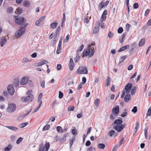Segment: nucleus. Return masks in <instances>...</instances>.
Here are the masks:
<instances>
[{
  "label": "nucleus",
  "mask_w": 151,
  "mask_h": 151,
  "mask_svg": "<svg viewBox=\"0 0 151 151\" xmlns=\"http://www.w3.org/2000/svg\"><path fill=\"white\" fill-rule=\"evenodd\" d=\"M28 24V23L26 24L24 27H21L17 32L15 33V35L16 37L19 38L25 33L26 30L25 28Z\"/></svg>",
  "instance_id": "obj_1"
},
{
  "label": "nucleus",
  "mask_w": 151,
  "mask_h": 151,
  "mask_svg": "<svg viewBox=\"0 0 151 151\" xmlns=\"http://www.w3.org/2000/svg\"><path fill=\"white\" fill-rule=\"evenodd\" d=\"M50 147V145L49 142H46L45 145V147H44V144L43 143H41L39 145V150L47 151Z\"/></svg>",
  "instance_id": "obj_2"
},
{
  "label": "nucleus",
  "mask_w": 151,
  "mask_h": 151,
  "mask_svg": "<svg viewBox=\"0 0 151 151\" xmlns=\"http://www.w3.org/2000/svg\"><path fill=\"white\" fill-rule=\"evenodd\" d=\"M15 22L17 24L23 25L26 22V20L23 17H19L18 18L16 17L15 18Z\"/></svg>",
  "instance_id": "obj_3"
},
{
  "label": "nucleus",
  "mask_w": 151,
  "mask_h": 151,
  "mask_svg": "<svg viewBox=\"0 0 151 151\" xmlns=\"http://www.w3.org/2000/svg\"><path fill=\"white\" fill-rule=\"evenodd\" d=\"M16 107V105L14 104H9L6 109V111L9 113L13 112L15 111Z\"/></svg>",
  "instance_id": "obj_4"
},
{
  "label": "nucleus",
  "mask_w": 151,
  "mask_h": 151,
  "mask_svg": "<svg viewBox=\"0 0 151 151\" xmlns=\"http://www.w3.org/2000/svg\"><path fill=\"white\" fill-rule=\"evenodd\" d=\"M77 73L78 74H86L88 73L87 68L84 66H80L77 70Z\"/></svg>",
  "instance_id": "obj_5"
},
{
  "label": "nucleus",
  "mask_w": 151,
  "mask_h": 151,
  "mask_svg": "<svg viewBox=\"0 0 151 151\" xmlns=\"http://www.w3.org/2000/svg\"><path fill=\"white\" fill-rule=\"evenodd\" d=\"M125 124L116 125L114 126L113 128L118 132H121L123 129L125 128Z\"/></svg>",
  "instance_id": "obj_6"
},
{
  "label": "nucleus",
  "mask_w": 151,
  "mask_h": 151,
  "mask_svg": "<svg viewBox=\"0 0 151 151\" xmlns=\"http://www.w3.org/2000/svg\"><path fill=\"white\" fill-rule=\"evenodd\" d=\"M119 106L118 105H117L113 108L112 112L114 116H117L118 114H119Z\"/></svg>",
  "instance_id": "obj_7"
},
{
  "label": "nucleus",
  "mask_w": 151,
  "mask_h": 151,
  "mask_svg": "<svg viewBox=\"0 0 151 151\" xmlns=\"http://www.w3.org/2000/svg\"><path fill=\"white\" fill-rule=\"evenodd\" d=\"M7 90L10 95H12L14 94L15 91L13 85L12 84L9 85L7 87Z\"/></svg>",
  "instance_id": "obj_8"
},
{
  "label": "nucleus",
  "mask_w": 151,
  "mask_h": 151,
  "mask_svg": "<svg viewBox=\"0 0 151 151\" xmlns=\"http://www.w3.org/2000/svg\"><path fill=\"white\" fill-rule=\"evenodd\" d=\"M33 98L34 96L33 95L30 94L24 98V101L26 102L31 101L33 100ZM24 99L23 98L22 99Z\"/></svg>",
  "instance_id": "obj_9"
},
{
  "label": "nucleus",
  "mask_w": 151,
  "mask_h": 151,
  "mask_svg": "<svg viewBox=\"0 0 151 151\" xmlns=\"http://www.w3.org/2000/svg\"><path fill=\"white\" fill-rule=\"evenodd\" d=\"M45 16L41 17L35 23V25L37 26H40L41 23L43 22L45 20Z\"/></svg>",
  "instance_id": "obj_10"
},
{
  "label": "nucleus",
  "mask_w": 151,
  "mask_h": 151,
  "mask_svg": "<svg viewBox=\"0 0 151 151\" xmlns=\"http://www.w3.org/2000/svg\"><path fill=\"white\" fill-rule=\"evenodd\" d=\"M132 87V84L130 83H128L125 86L124 89L127 93H129L131 91V88Z\"/></svg>",
  "instance_id": "obj_11"
},
{
  "label": "nucleus",
  "mask_w": 151,
  "mask_h": 151,
  "mask_svg": "<svg viewBox=\"0 0 151 151\" xmlns=\"http://www.w3.org/2000/svg\"><path fill=\"white\" fill-rule=\"evenodd\" d=\"M90 46L89 45H88V47L87 50H84L83 51V55L84 56H87L88 55L89 56L91 52L90 49L89 48Z\"/></svg>",
  "instance_id": "obj_12"
},
{
  "label": "nucleus",
  "mask_w": 151,
  "mask_h": 151,
  "mask_svg": "<svg viewBox=\"0 0 151 151\" xmlns=\"http://www.w3.org/2000/svg\"><path fill=\"white\" fill-rule=\"evenodd\" d=\"M7 41L6 38L5 37H2L1 39L0 43L1 46V47H3L6 44Z\"/></svg>",
  "instance_id": "obj_13"
},
{
  "label": "nucleus",
  "mask_w": 151,
  "mask_h": 151,
  "mask_svg": "<svg viewBox=\"0 0 151 151\" xmlns=\"http://www.w3.org/2000/svg\"><path fill=\"white\" fill-rule=\"evenodd\" d=\"M28 81V79L27 78L23 77L21 80L20 84L22 85L26 84Z\"/></svg>",
  "instance_id": "obj_14"
},
{
  "label": "nucleus",
  "mask_w": 151,
  "mask_h": 151,
  "mask_svg": "<svg viewBox=\"0 0 151 151\" xmlns=\"http://www.w3.org/2000/svg\"><path fill=\"white\" fill-rule=\"evenodd\" d=\"M70 62L69 63V66L70 70H72L73 68V65L74 63L73 62V60L72 58H70Z\"/></svg>",
  "instance_id": "obj_15"
},
{
  "label": "nucleus",
  "mask_w": 151,
  "mask_h": 151,
  "mask_svg": "<svg viewBox=\"0 0 151 151\" xmlns=\"http://www.w3.org/2000/svg\"><path fill=\"white\" fill-rule=\"evenodd\" d=\"M119 119H117L115 120V121L114 122V124H116V125H119L118 124H121L123 122V121L122 120V119L121 117H120Z\"/></svg>",
  "instance_id": "obj_16"
},
{
  "label": "nucleus",
  "mask_w": 151,
  "mask_h": 151,
  "mask_svg": "<svg viewBox=\"0 0 151 151\" xmlns=\"http://www.w3.org/2000/svg\"><path fill=\"white\" fill-rule=\"evenodd\" d=\"M48 63V62L47 61L43 60L38 63L37 66H40L44 64H46Z\"/></svg>",
  "instance_id": "obj_17"
},
{
  "label": "nucleus",
  "mask_w": 151,
  "mask_h": 151,
  "mask_svg": "<svg viewBox=\"0 0 151 151\" xmlns=\"http://www.w3.org/2000/svg\"><path fill=\"white\" fill-rule=\"evenodd\" d=\"M23 6L26 7H28L30 5V3L29 1H24L23 3Z\"/></svg>",
  "instance_id": "obj_18"
},
{
  "label": "nucleus",
  "mask_w": 151,
  "mask_h": 151,
  "mask_svg": "<svg viewBox=\"0 0 151 151\" xmlns=\"http://www.w3.org/2000/svg\"><path fill=\"white\" fill-rule=\"evenodd\" d=\"M129 45H127L126 46H124L121 48L119 50H118V52H120L121 51H124L127 48H128L129 47Z\"/></svg>",
  "instance_id": "obj_19"
},
{
  "label": "nucleus",
  "mask_w": 151,
  "mask_h": 151,
  "mask_svg": "<svg viewBox=\"0 0 151 151\" xmlns=\"http://www.w3.org/2000/svg\"><path fill=\"white\" fill-rule=\"evenodd\" d=\"M68 134L64 135L63 137L60 140V143H63L65 142L66 140V138L68 136Z\"/></svg>",
  "instance_id": "obj_20"
},
{
  "label": "nucleus",
  "mask_w": 151,
  "mask_h": 151,
  "mask_svg": "<svg viewBox=\"0 0 151 151\" xmlns=\"http://www.w3.org/2000/svg\"><path fill=\"white\" fill-rule=\"evenodd\" d=\"M13 147V145L11 144H9L6 147H5L4 149L5 151H10V150L12 149Z\"/></svg>",
  "instance_id": "obj_21"
},
{
  "label": "nucleus",
  "mask_w": 151,
  "mask_h": 151,
  "mask_svg": "<svg viewBox=\"0 0 151 151\" xmlns=\"http://www.w3.org/2000/svg\"><path fill=\"white\" fill-rule=\"evenodd\" d=\"M145 39H142L139 42V47L143 46L145 44Z\"/></svg>",
  "instance_id": "obj_22"
},
{
  "label": "nucleus",
  "mask_w": 151,
  "mask_h": 151,
  "mask_svg": "<svg viewBox=\"0 0 151 151\" xmlns=\"http://www.w3.org/2000/svg\"><path fill=\"white\" fill-rule=\"evenodd\" d=\"M115 134V131L113 129L111 130L108 132V134L111 137H112Z\"/></svg>",
  "instance_id": "obj_23"
},
{
  "label": "nucleus",
  "mask_w": 151,
  "mask_h": 151,
  "mask_svg": "<svg viewBox=\"0 0 151 151\" xmlns=\"http://www.w3.org/2000/svg\"><path fill=\"white\" fill-rule=\"evenodd\" d=\"M130 95L129 94H127L125 96L124 98V101L126 102H128L130 99Z\"/></svg>",
  "instance_id": "obj_24"
},
{
  "label": "nucleus",
  "mask_w": 151,
  "mask_h": 151,
  "mask_svg": "<svg viewBox=\"0 0 151 151\" xmlns=\"http://www.w3.org/2000/svg\"><path fill=\"white\" fill-rule=\"evenodd\" d=\"M98 23L99 24V25L101 26V28L102 29L105 28V25L104 23L103 22V21L101 20L100 22L99 21L98 22Z\"/></svg>",
  "instance_id": "obj_25"
},
{
  "label": "nucleus",
  "mask_w": 151,
  "mask_h": 151,
  "mask_svg": "<svg viewBox=\"0 0 151 151\" xmlns=\"http://www.w3.org/2000/svg\"><path fill=\"white\" fill-rule=\"evenodd\" d=\"M6 127L7 128L11 129V130L16 131L18 129V128L14 126H6Z\"/></svg>",
  "instance_id": "obj_26"
},
{
  "label": "nucleus",
  "mask_w": 151,
  "mask_h": 151,
  "mask_svg": "<svg viewBox=\"0 0 151 151\" xmlns=\"http://www.w3.org/2000/svg\"><path fill=\"white\" fill-rule=\"evenodd\" d=\"M110 81L111 79L108 76L107 79L106 81V84L105 85V86H109L110 83Z\"/></svg>",
  "instance_id": "obj_27"
},
{
  "label": "nucleus",
  "mask_w": 151,
  "mask_h": 151,
  "mask_svg": "<svg viewBox=\"0 0 151 151\" xmlns=\"http://www.w3.org/2000/svg\"><path fill=\"white\" fill-rule=\"evenodd\" d=\"M58 24V23L57 22H53L50 25V28L53 29H55L57 27Z\"/></svg>",
  "instance_id": "obj_28"
},
{
  "label": "nucleus",
  "mask_w": 151,
  "mask_h": 151,
  "mask_svg": "<svg viewBox=\"0 0 151 151\" xmlns=\"http://www.w3.org/2000/svg\"><path fill=\"white\" fill-rule=\"evenodd\" d=\"M100 103V100L99 99L97 98L94 102V103L97 108H98Z\"/></svg>",
  "instance_id": "obj_29"
},
{
  "label": "nucleus",
  "mask_w": 151,
  "mask_h": 151,
  "mask_svg": "<svg viewBox=\"0 0 151 151\" xmlns=\"http://www.w3.org/2000/svg\"><path fill=\"white\" fill-rule=\"evenodd\" d=\"M127 57V55L121 56L119 58V63L123 61Z\"/></svg>",
  "instance_id": "obj_30"
},
{
  "label": "nucleus",
  "mask_w": 151,
  "mask_h": 151,
  "mask_svg": "<svg viewBox=\"0 0 151 151\" xmlns=\"http://www.w3.org/2000/svg\"><path fill=\"white\" fill-rule=\"evenodd\" d=\"M31 61V60L29 59L26 57L24 58L22 61V62L23 63H26L29 62Z\"/></svg>",
  "instance_id": "obj_31"
},
{
  "label": "nucleus",
  "mask_w": 151,
  "mask_h": 151,
  "mask_svg": "<svg viewBox=\"0 0 151 151\" xmlns=\"http://www.w3.org/2000/svg\"><path fill=\"white\" fill-rule=\"evenodd\" d=\"M98 147L100 149H104L105 147V145L104 144L100 143L98 145Z\"/></svg>",
  "instance_id": "obj_32"
},
{
  "label": "nucleus",
  "mask_w": 151,
  "mask_h": 151,
  "mask_svg": "<svg viewBox=\"0 0 151 151\" xmlns=\"http://www.w3.org/2000/svg\"><path fill=\"white\" fill-rule=\"evenodd\" d=\"M99 27H94L93 31V33L96 34L99 31Z\"/></svg>",
  "instance_id": "obj_33"
},
{
  "label": "nucleus",
  "mask_w": 151,
  "mask_h": 151,
  "mask_svg": "<svg viewBox=\"0 0 151 151\" xmlns=\"http://www.w3.org/2000/svg\"><path fill=\"white\" fill-rule=\"evenodd\" d=\"M136 126L134 128V130L135 131V133L137 132V129L139 127V123L138 122H136L135 124Z\"/></svg>",
  "instance_id": "obj_34"
},
{
  "label": "nucleus",
  "mask_w": 151,
  "mask_h": 151,
  "mask_svg": "<svg viewBox=\"0 0 151 151\" xmlns=\"http://www.w3.org/2000/svg\"><path fill=\"white\" fill-rule=\"evenodd\" d=\"M50 128V126L49 124H47L43 128L42 130L43 131L48 130Z\"/></svg>",
  "instance_id": "obj_35"
},
{
  "label": "nucleus",
  "mask_w": 151,
  "mask_h": 151,
  "mask_svg": "<svg viewBox=\"0 0 151 151\" xmlns=\"http://www.w3.org/2000/svg\"><path fill=\"white\" fill-rule=\"evenodd\" d=\"M28 122H26L21 124L19 125V127L22 128H24L28 124Z\"/></svg>",
  "instance_id": "obj_36"
},
{
  "label": "nucleus",
  "mask_w": 151,
  "mask_h": 151,
  "mask_svg": "<svg viewBox=\"0 0 151 151\" xmlns=\"http://www.w3.org/2000/svg\"><path fill=\"white\" fill-rule=\"evenodd\" d=\"M13 11V8L11 7H8L6 10L7 12L10 13H12Z\"/></svg>",
  "instance_id": "obj_37"
},
{
  "label": "nucleus",
  "mask_w": 151,
  "mask_h": 151,
  "mask_svg": "<svg viewBox=\"0 0 151 151\" xmlns=\"http://www.w3.org/2000/svg\"><path fill=\"white\" fill-rule=\"evenodd\" d=\"M75 137H73L71 139H70V147H71L72 145L73 144V142L75 141Z\"/></svg>",
  "instance_id": "obj_38"
},
{
  "label": "nucleus",
  "mask_w": 151,
  "mask_h": 151,
  "mask_svg": "<svg viewBox=\"0 0 151 151\" xmlns=\"http://www.w3.org/2000/svg\"><path fill=\"white\" fill-rule=\"evenodd\" d=\"M23 11V9L19 7L17 9V12L19 14H21Z\"/></svg>",
  "instance_id": "obj_39"
},
{
  "label": "nucleus",
  "mask_w": 151,
  "mask_h": 151,
  "mask_svg": "<svg viewBox=\"0 0 151 151\" xmlns=\"http://www.w3.org/2000/svg\"><path fill=\"white\" fill-rule=\"evenodd\" d=\"M74 110V106H69L68 108V111H73Z\"/></svg>",
  "instance_id": "obj_40"
},
{
  "label": "nucleus",
  "mask_w": 151,
  "mask_h": 151,
  "mask_svg": "<svg viewBox=\"0 0 151 151\" xmlns=\"http://www.w3.org/2000/svg\"><path fill=\"white\" fill-rule=\"evenodd\" d=\"M84 45H81V46L78 49L77 51V53H78V52H81L83 50V47H84Z\"/></svg>",
  "instance_id": "obj_41"
},
{
  "label": "nucleus",
  "mask_w": 151,
  "mask_h": 151,
  "mask_svg": "<svg viewBox=\"0 0 151 151\" xmlns=\"http://www.w3.org/2000/svg\"><path fill=\"white\" fill-rule=\"evenodd\" d=\"M23 138L22 137H20L17 140L16 143L18 144H19L22 141Z\"/></svg>",
  "instance_id": "obj_42"
},
{
  "label": "nucleus",
  "mask_w": 151,
  "mask_h": 151,
  "mask_svg": "<svg viewBox=\"0 0 151 151\" xmlns=\"http://www.w3.org/2000/svg\"><path fill=\"white\" fill-rule=\"evenodd\" d=\"M136 47V45L135 43L132 44L131 45V48L130 51H131L133 50Z\"/></svg>",
  "instance_id": "obj_43"
},
{
  "label": "nucleus",
  "mask_w": 151,
  "mask_h": 151,
  "mask_svg": "<svg viewBox=\"0 0 151 151\" xmlns=\"http://www.w3.org/2000/svg\"><path fill=\"white\" fill-rule=\"evenodd\" d=\"M14 82L13 83L14 85L16 87L18 86L19 85V81L18 80H14Z\"/></svg>",
  "instance_id": "obj_44"
},
{
  "label": "nucleus",
  "mask_w": 151,
  "mask_h": 151,
  "mask_svg": "<svg viewBox=\"0 0 151 151\" xmlns=\"http://www.w3.org/2000/svg\"><path fill=\"white\" fill-rule=\"evenodd\" d=\"M61 47L58 46L57 50L56 51V53L57 54H58L60 52L61 50Z\"/></svg>",
  "instance_id": "obj_45"
},
{
  "label": "nucleus",
  "mask_w": 151,
  "mask_h": 151,
  "mask_svg": "<svg viewBox=\"0 0 151 151\" xmlns=\"http://www.w3.org/2000/svg\"><path fill=\"white\" fill-rule=\"evenodd\" d=\"M57 131L59 132L60 133L62 132V129L61 127L58 126L57 128Z\"/></svg>",
  "instance_id": "obj_46"
},
{
  "label": "nucleus",
  "mask_w": 151,
  "mask_h": 151,
  "mask_svg": "<svg viewBox=\"0 0 151 151\" xmlns=\"http://www.w3.org/2000/svg\"><path fill=\"white\" fill-rule=\"evenodd\" d=\"M131 27L130 25L128 23H127L126 24V30L127 31H129Z\"/></svg>",
  "instance_id": "obj_47"
},
{
  "label": "nucleus",
  "mask_w": 151,
  "mask_h": 151,
  "mask_svg": "<svg viewBox=\"0 0 151 151\" xmlns=\"http://www.w3.org/2000/svg\"><path fill=\"white\" fill-rule=\"evenodd\" d=\"M136 90V87H133L132 88L131 91V94L132 95H133L134 93Z\"/></svg>",
  "instance_id": "obj_48"
},
{
  "label": "nucleus",
  "mask_w": 151,
  "mask_h": 151,
  "mask_svg": "<svg viewBox=\"0 0 151 151\" xmlns=\"http://www.w3.org/2000/svg\"><path fill=\"white\" fill-rule=\"evenodd\" d=\"M151 115V109L150 107L148 110L147 112V116Z\"/></svg>",
  "instance_id": "obj_49"
},
{
  "label": "nucleus",
  "mask_w": 151,
  "mask_h": 151,
  "mask_svg": "<svg viewBox=\"0 0 151 151\" xmlns=\"http://www.w3.org/2000/svg\"><path fill=\"white\" fill-rule=\"evenodd\" d=\"M137 111V107L135 106L132 109V111L135 113Z\"/></svg>",
  "instance_id": "obj_50"
},
{
  "label": "nucleus",
  "mask_w": 151,
  "mask_h": 151,
  "mask_svg": "<svg viewBox=\"0 0 151 151\" xmlns=\"http://www.w3.org/2000/svg\"><path fill=\"white\" fill-rule=\"evenodd\" d=\"M123 31V29L122 27H120L118 29L117 31L118 33H121Z\"/></svg>",
  "instance_id": "obj_51"
},
{
  "label": "nucleus",
  "mask_w": 151,
  "mask_h": 151,
  "mask_svg": "<svg viewBox=\"0 0 151 151\" xmlns=\"http://www.w3.org/2000/svg\"><path fill=\"white\" fill-rule=\"evenodd\" d=\"M99 7L100 8V9H101L102 8H103L104 6V3L103 2V1H101L99 4Z\"/></svg>",
  "instance_id": "obj_52"
},
{
  "label": "nucleus",
  "mask_w": 151,
  "mask_h": 151,
  "mask_svg": "<svg viewBox=\"0 0 151 151\" xmlns=\"http://www.w3.org/2000/svg\"><path fill=\"white\" fill-rule=\"evenodd\" d=\"M80 58V56L79 55H78V54H77V55L76 56V58L75 59V62L76 63H77L78 62V61L79 60Z\"/></svg>",
  "instance_id": "obj_53"
},
{
  "label": "nucleus",
  "mask_w": 151,
  "mask_h": 151,
  "mask_svg": "<svg viewBox=\"0 0 151 151\" xmlns=\"http://www.w3.org/2000/svg\"><path fill=\"white\" fill-rule=\"evenodd\" d=\"M59 98L60 99H62L63 97V93L60 91H59Z\"/></svg>",
  "instance_id": "obj_54"
},
{
  "label": "nucleus",
  "mask_w": 151,
  "mask_h": 151,
  "mask_svg": "<svg viewBox=\"0 0 151 151\" xmlns=\"http://www.w3.org/2000/svg\"><path fill=\"white\" fill-rule=\"evenodd\" d=\"M133 7L135 9L138 8L139 7V5L137 3H135L133 4Z\"/></svg>",
  "instance_id": "obj_55"
},
{
  "label": "nucleus",
  "mask_w": 151,
  "mask_h": 151,
  "mask_svg": "<svg viewBox=\"0 0 151 151\" xmlns=\"http://www.w3.org/2000/svg\"><path fill=\"white\" fill-rule=\"evenodd\" d=\"M127 111H124L121 114V116L122 117H125L127 116Z\"/></svg>",
  "instance_id": "obj_56"
},
{
  "label": "nucleus",
  "mask_w": 151,
  "mask_h": 151,
  "mask_svg": "<svg viewBox=\"0 0 151 151\" xmlns=\"http://www.w3.org/2000/svg\"><path fill=\"white\" fill-rule=\"evenodd\" d=\"M72 133L74 135H76L77 134V131L74 129H73L72 130Z\"/></svg>",
  "instance_id": "obj_57"
},
{
  "label": "nucleus",
  "mask_w": 151,
  "mask_h": 151,
  "mask_svg": "<svg viewBox=\"0 0 151 151\" xmlns=\"http://www.w3.org/2000/svg\"><path fill=\"white\" fill-rule=\"evenodd\" d=\"M145 138L146 139L147 137V129L145 128Z\"/></svg>",
  "instance_id": "obj_58"
},
{
  "label": "nucleus",
  "mask_w": 151,
  "mask_h": 151,
  "mask_svg": "<svg viewBox=\"0 0 151 151\" xmlns=\"http://www.w3.org/2000/svg\"><path fill=\"white\" fill-rule=\"evenodd\" d=\"M113 34L111 33V32H109L108 35V37L109 38L112 37L113 36Z\"/></svg>",
  "instance_id": "obj_59"
},
{
  "label": "nucleus",
  "mask_w": 151,
  "mask_h": 151,
  "mask_svg": "<svg viewBox=\"0 0 151 151\" xmlns=\"http://www.w3.org/2000/svg\"><path fill=\"white\" fill-rule=\"evenodd\" d=\"M70 37V35H68L66 37V38L64 40V42H67L69 39Z\"/></svg>",
  "instance_id": "obj_60"
},
{
  "label": "nucleus",
  "mask_w": 151,
  "mask_h": 151,
  "mask_svg": "<svg viewBox=\"0 0 151 151\" xmlns=\"http://www.w3.org/2000/svg\"><path fill=\"white\" fill-rule=\"evenodd\" d=\"M125 138H123L119 142V144L121 145L124 142Z\"/></svg>",
  "instance_id": "obj_61"
},
{
  "label": "nucleus",
  "mask_w": 151,
  "mask_h": 151,
  "mask_svg": "<svg viewBox=\"0 0 151 151\" xmlns=\"http://www.w3.org/2000/svg\"><path fill=\"white\" fill-rule=\"evenodd\" d=\"M121 145L119 144H118L114 147L113 150H114L116 151V150Z\"/></svg>",
  "instance_id": "obj_62"
},
{
  "label": "nucleus",
  "mask_w": 151,
  "mask_h": 151,
  "mask_svg": "<svg viewBox=\"0 0 151 151\" xmlns=\"http://www.w3.org/2000/svg\"><path fill=\"white\" fill-rule=\"evenodd\" d=\"M105 16L106 15L102 14L101 21V20L102 21H104L106 19V17Z\"/></svg>",
  "instance_id": "obj_63"
},
{
  "label": "nucleus",
  "mask_w": 151,
  "mask_h": 151,
  "mask_svg": "<svg viewBox=\"0 0 151 151\" xmlns=\"http://www.w3.org/2000/svg\"><path fill=\"white\" fill-rule=\"evenodd\" d=\"M62 66L60 64H58L57 65V68L58 70H59L61 68Z\"/></svg>",
  "instance_id": "obj_64"
}]
</instances>
